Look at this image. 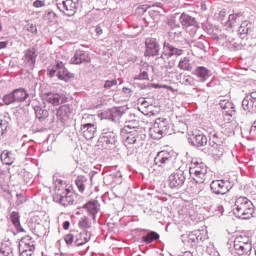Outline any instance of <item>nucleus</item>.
<instances>
[{
	"mask_svg": "<svg viewBox=\"0 0 256 256\" xmlns=\"http://www.w3.org/2000/svg\"><path fill=\"white\" fill-rule=\"evenodd\" d=\"M121 134L124 136V146L128 149L130 155L135 153V149L143 147L147 135L139 129V120H127L124 127L121 129Z\"/></svg>",
	"mask_w": 256,
	"mask_h": 256,
	"instance_id": "1",
	"label": "nucleus"
},
{
	"mask_svg": "<svg viewBox=\"0 0 256 256\" xmlns=\"http://www.w3.org/2000/svg\"><path fill=\"white\" fill-rule=\"evenodd\" d=\"M55 194L53 196V201L59 203L63 207H69L75 203V194L73 191L67 188V184L61 179L55 181Z\"/></svg>",
	"mask_w": 256,
	"mask_h": 256,
	"instance_id": "2",
	"label": "nucleus"
},
{
	"mask_svg": "<svg viewBox=\"0 0 256 256\" xmlns=\"http://www.w3.org/2000/svg\"><path fill=\"white\" fill-rule=\"evenodd\" d=\"M233 211L239 219H250L255 211V206L247 197L240 196L235 201Z\"/></svg>",
	"mask_w": 256,
	"mask_h": 256,
	"instance_id": "3",
	"label": "nucleus"
},
{
	"mask_svg": "<svg viewBox=\"0 0 256 256\" xmlns=\"http://www.w3.org/2000/svg\"><path fill=\"white\" fill-rule=\"evenodd\" d=\"M178 163L180 162L173 158L171 152L160 151L154 158V169H159V171H172Z\"/></svg>",
	"mask_w": 256,
	"mask_h": 256,
	"instance_id": "4",
	"label": "nucleus"
},
{
	"mask_svg": "<svg viewBox=\"0 0 256 256\" xmlns=\"http://www.w3.org/2000/svg\"><path fill=\"white\" fill-rule=\"evenodd\" d=\"M170 171H174L169 177V187L170 189H181L185 185V180L187 179V168L178 162L177 165Z\"/></svg>",
	"mask_w": 256,
	"mask_h": 256,
	"instance_id": "5",
	"label": "nucleus"
},
{
	"mask_svg": "<svg viewBox=\"0 0 256 256\" xmlns=\"http://www.w3.org/2000/svg\"><path fill=\"white\" fill-rule=\"evenodd\" d=\"M189 173L193 181H195V183H198L199 185H201V183H205V181L209 179L207 165L197 160H192L189 167Z\"/></svg>",
	"mask_w": 256,
	"mask_h": 256,
	"instance_id": "6",
	"label": "nucleus"
},
{
	"mask_svg": "<svg viewBox=\"0 0 256 256\" xmlns=\"http://www.w3.org/2000/svg\"><path fill=\"white\" fill-rule=\"evenodd\" d=\"M169 129H171V125H169V121L167 119L157 118L153 127L149 129V135L152 139H163L165 135H171Z\"/></svg>",
	"mask_w": 256,
	"mask_h": 256,
	"instance_id": "7",
	"label": "nucleus"
},
{
	"mask_svg": "<svg viewBox=\"0 0 256 256\" xmlns=\"http://www.w3.org/2000/svg\"><path fill=\"white\" fill-rule=\"evenodd\" d=\"M234 250L239 256H251V251H253L251 237L246 235L237 236L234 240Z\"/></svg>",
	"mask_w": 256,
	"mask_h": 256,
	"instance_id": "8",
	"label": "nucleus"
},
{
	"mask_svg": "<svg viewBox=\"0 0 256 256\" xmlns=\"http://www.w3.org/2000/svg\"><path fill=\"white\" fill-rule=\"evenodd\" d=\"M207 239V232L194 230L188 235H182V243L186 247H197V243H203Z\"/></svg>",
	"mask_w": 256,
	"mask_h": 256,
	"instance_id": "9",
	"label": "nucleus"
},
{
	"mask_svg": "<svg viewBox=\"0 0 256 256\" xmlns=\"http://www.w3.org/2000/svg\"><path fill=\"white\" fill-rule=\"evenodd\" d=\"M55 75L60 79L61 81H69L71 77H73V74L65 68V63L62 61L56 60V64L53 66L52 69H49V76L55 77Z\"/></svg>",
	"mask_w": 256,
	"mask_h": 256,
	"instance_id": "10",
	"label": "nucleus"
},
{
	"mask_svg": "<svg viewBox=\"0 0 256 256\" xmlns=\"http://www.w3.org/2000/svg\"><path fill=\"white\" fill-rule=\"evenodd\" d=\"M18 249L20 256H33L35 252V241H33L31 236H25L19 241Z\"/></svg>",
	"mask_w": 256,
	"mask_h": 256,
	"instance_id": "11",
	"label": "nucleus"
},
{
	"mask_svg": "<svg viewBox=\"0 0 256 256\" xmlns=\"http://www.w3.org/2000/svg\"><path fill=\"white\" fill-rule=\"evenodd\" d=\"M56 5L67 17H73L77 13V0H57Z\"/></svg>",
	"mask_w": 256,
	"mask_h": 256,
	"instance_id": "12",
	"label": "nucleus"
},
{
	"mask_svg": "<svg viewBox=\"0 0 256 256\" xmlns=\"http://www.w3.org/2000/svg\"><path fill=\"white\" fill-rule=\"evenodd\" d=\"M210 190L213 195H227L231 191V185L226 180H213L210 183Z\"/></svg>",
	"mask_w": 256,
	"mask_h": 256,
	"instance_id": "13",
	"label": "nucleus"
},
{
	"mask_svg": "<svg viewBox=\"0 0 256 256\" xmlns=\"http://www.w3.org/2000/svg\"><path fill=\"white\" fill-rule=\"evenodd\" d=\"M42 99L45 103L53 105V107H57L59 105H63V103H67V96L55 92H46L42 94Z\"/></svg>",
	"mask_w": 256,
	"mask_h": 256,
	"instance_id": "14",
	"label": "nucleus"
},
{
	"mask_svg": "<svg viewBox=\"0 0 256 256\" xmlns=\"http://www.w3.org/2000/svg\"><path fill=\"white\" fill-rule=\"evenodd\" d=\"M220 142H213L209 141L208 146L206 148H203L202 151L206 155H212L213 157H216L217 159H221L223 157L224 149L223 144H219Z\"/></svg>",
	"mask_w": 256,
	"mask_h": 256,
	"instance_id": "15",
	"label": "nucleus"
},
{
	"mask_svg": "<svg viewBox=\"0 0 256 256\" xmlns=\"http://www.w3.org/2000/svg\"><path fill=\"white\" fill-rule=\"evenodd\" d=\"M146 50H145V57H156L159 55V51H161V45L157 42L155 38H147L145 41Z\"/></svg>",
	"mask_w": 256,
	"mask_h": 256,
	"instance_id": "16",
	"label": "nucleus"
},
{
	"mask_svg": "<svg viewBox=\"0 0 256 256\" xmlns=\"http://www.w3.org/2000/svg\"><path fill=\"white\" fill-rule=\"evenodd\" d=\"M71 115H73V106L70 104L62 105L56 110V117L60 123L69 121Z\"/></svg>",
	"mask_w": 256,
	"mask_h": 256,
	"instance_id": "17",
	"label": "nucleus"
},
{
	"mask_svg": "<svg viewBox=\"0 0 256 256\" xmlns=\"http://www.w3.org/2000/svg\"><path fill=\"white\" fill-rule=\"evenodd\" d=\"M185 53V50L176 48L175 46L164 42V52L161 55V59H169V57H181Z\"/></svg>",
	"mask_w": 256,
	"mask_h": 256,
	"instance_id": "18",
	"label": "nucleus"
},
{
	"mask_svg": "<svg viewBox=\"0 0 256 256\" xmlns=\"http://www.w3.org/2000/svg\"><path fill=\"white\" fill-rule=\"evenodd\" d=\"M100 140L106 145H115L117 143V133L109 127H106L101 132Z\"/></svg>",
	"mask_w": 256,
	"mask_h": 256,
	"instance_id": "19",
	"label": "nucleus"
},
{
	"mask_svg": "<svg viewBox=\"0 0 256 256\" xmlns=\"http://www.w3.org/2000/svg\"><path fill=\"white\" fill-rule=\"evenodd\" d=\"M242 107L248 113H256V92L246 95L242 100Z\"/></svg>",
	"mask_w": 256,
	"mask_h": 256,
	"instance_id": "20",
	"label": "nucleus"
},
{
	"mask_svg": "<svg viewBox=\"0 0 256 256\" xmlns=\"http://www.w3.org/2000/svg\"><path fill=\"white\" fill-rule=\"evenodd\" d=\"M37 61V50L35 48H29L25 51L24 63L28 69H35V62Z\"/></svg>",
	"mask_w": 256,
	"mask_h": 256,
	"instance_id": "21",
	"label": "nucleus"
},
{
	"mask_svg": "<svg viewBox=\"0 0 256 256\" xmlns=\"http://www.w3.org/2000/svg\"><path fill=\"white\" fill-rule=\"evenodd\" d=\"M70 61L73 65H81V63H89V61H91V56H89L88 52L76 50Z\"/></svg>",
	"mask_w": 256,
	"mask_h": 256,
	"instance_id": "22",
	"label": "nucleus"
},
{
	"mask_svg": "<svg viewBox=\"0 0 256 256\" xmlns=\"http://www.w3.org/2000/svg\"><path fill=\"white\" fill-rule=\"evenodd\" d=\"M103 119H107L108 121H119L121 117H123V112L119 108H111L102 112Z\"/></svg>",
	"mask_w": 256,
	"mask_h": 256,
	"instance_id": "23",
	"label": "nucleus"
},
{
	"mask_svg": "<svg viewBox=\"0 0 256 256\" xmlns=\"http://www.w3.org/2000/svg\"><path fill=\"white\" fill-rule=\"evenodd\" d=\"M188 142L193 147H205L207 145V136L203 133L193 134L192 138H188Z\"/></svg>",
	"mask_w": 256,
	"mask_h": 256,
	"instance_id": "24",
	"label": "nucleus"
},
{
	"mask_svg": "<svg viewBox=\"0 0 256 256\" xmlns=\"http://www.w3.org/2000/svg\"><path fill=\"white\" fill-rule=\"evenodd\" d=\"M193 75H196L201 83H205V81H207V79L211 77V70L207 69L204 66H198L193 71Z\"/></svg>",
	"mask_w": 256,
	"mask_h": 256,
	"instance_id": "25",
	"label": "nucleus"
},
{
	"mask_svg": "<svg viewBox=\"0 0 256 256\" xmlns=\"http://www.w3.org/2000/svg\"><path fill=\"white\" fill-rule=\"evenodd\" d=\"M83 207L92 216L93 221H96L97 213H99V202L92 200L87 202Z\"/></svg>",
	"mask_w": 256,
	"mask_h": 256,
	"instance_id": "26",
	"label": "nucleus"
},
{
	"mask_svg": "<svg viewBox=\"0 0 256 256\" xmlns=\"http://www.w3.org/2000/svg\"><path fill=\"white\" fill-rule=\"evenodd\" d=\"M97 126H80V134L88 141L95 137Z\"/></svg>",
	"mask_w": 256,
	"mask_h": 256,
	"instance_id": "27",
	"label": "nucleus"
},
{
	"mask_svg": "<svg viewBox=\"0 0 256 256\" xmlns=\"http://www.w3.org/2000/svg\"><path fill=\"white\" fill-rule=\"evenodd\" d=\"M219 106L226 113V115H229L230 117L235 115V105H233V103H231L229 100L220 99Z\"/></svg>",
	"mask_w": 256,
	"mask_h": 256,
	"instance_id": "28",
	"label": "nucleus"
},
{
	"mask_svg": "<svg viewBox=\"0 0 256 256\" xmlns=\"http://www.w3.org/2000/svg\"><path fill=\"white\" fill-rule=\"evenodd\" d=\"M12 93L16 103H23V101H27V99H29V92L24 88L15 89Z\"/></svg>",
	"mask_w": 256,
	"mask_h": 256,
	"instance_id": "29",
	"label": "nucleus"
},
{
	"mask_svg": "<svg viewBox=\"0 0 256 256\" xmlns=\"http://www.w3.org/2000/svg\"><path fill=\"white\" fill-rule=\"evenodd\" d=\"M253 23L244 21L241 23L238 33L242 37V39H245L246 35H251L253 33Z\"/></svg>",
	"mask_w": 256,
	"mask_h": 256,
	"instance_id": "30",
	"label": "nucleus"
},
{
	"mask_svg": "<svg viewBox=\"0 0 256 256\" xmlns=\"http://www.w3.org/2000/svg\"><path fill=\"white\" fill-rule=\"evenodd\" d=\"M88 241H91V232L83 230L76 236L75 245L81 247V245H85Z\"/></svg>",
	"mask_w": 256,
	"mask_h": 256,
	"instance_id": "31",
	"label": "nucleus"
},
{
	"mask_svg": "<svg viewBox=\"0 0 256 256\" xmlns=\"http://www.w3.org/2000/svg\"><path fill=\"white\" fill-rule=\"evenodd\" d=\"M193 60H191V57L185 56L180 59L178 63V69H181L182 71H193Z\"/></svg>",
	"mask_w": 256,
	"mask_h": 256,
	"instance_id": "32",
	"label": "nucleus"
},
{
	"mask_svg": "<svg viewBox=\"0 0 256 256\" xmlns=\"http://www.w3.org/2000/svg\"><path fill=\"white\" fill-rule=\"evenodd\" d=\"M179 22L181 23V25L183 27L189 28L192 27L193 25H196L197 20H195L194 17L186 14V13H182L181 16L179 17Z\"/></svg>",
	"mask_w": 256,
	"mask_h": 256,
	"instance_id": "33",
	"label": "nucleus"
},
{
	"mask_svg": "<svg viewBox=\"0 0 256 256\" xmlns=\"http://www.w3.org/2000/svg\"><path fill=\"white\" fill-rule=\"evenodd\" d=\"M10 221L14 225L15 229L17 230L18 233H24L25 229L21 227V221H20V216L18 212H12L10 214Z\"/></svg>",
	"mask_w": 256,
	"mask_h": 256,
	"instance_id": "34",
	"label": "nucleus"
},
{
	"mask_svg": "<svg viewBox=\"0 0 256 256\" xmlns=\"http://www.w3.org/2000/svg\"><path fill=\"white\" fill-rule=\"evenodd\" d=\"M34 111L36 118L39 119V121H45V119L49 117V111L45 109V106L36 105L34 106Z\"/></svg>",
	"mask_w": 256,
	"mask_h": 256,
	"instance_id": "35",
	"label": "nucleus"
},
{
	"mask_svg": "<svg viewBox=\"0 0 256 256\" xmlns=\"http://www.w3.org/2000/svg\"><path fill=\"white\" fill-rule=\"evenodd\" d=\"M192 53H204L205 44L201 41L191 40L189 43Z\"/></svg>",
	"mask_w": 256,
	"mask_h": 256,
	"instance_id": "36",
	"label": "nucleus"
},
{
	"mask_svg": "<svg viewBox=\"0 0 256 256\" xmlns=\"http://www.w3.org/2000/svg\"><path fill=\"white\" fill-rule=\"evenodd\" d=\"M81 126H93L97 127V121L95 120V115L84 114L81 119Z\"/></svg>",
	"mask_w": 256,
	"mask_h": 256,
	"instance_id": "37",
	"label": "nucleus"
},
{
	"mask_svg": "<svg viewBox=\"0 0 256 256\" xmlns=\"http://www.w3.org/2000/svg\"><path fill=\"white\" fill-rule=\"evenodd\" d=\"M0 159L4 165H11L12 163H15V156L12 152L4 150L1 153Z\"/></svg>",
	"mask_w": 256,
	"mask_h": 256,
	"instance_id": "38",
	"label": "nucleus"
},
{
	"mask_svg": "<svg viewBox=\"0 0 256 256\" xmlns=\"http://www.w3.org/2000/svg\"><path fill=\"white\" fill-rule=\"evenodd\" d=\"M160 237L159 233L150 231L146 235L142 236V241L143 243H146V245H149L153 243V241H159Z\"/></svg>",
	"mask_w": 256,
	"mask_h": 256,
	"instance_id": "39",
	"label": "nucleus"
},
{
	"mask_svg": "<svg viewBox=\"0 0 256 256\" xmlns=\"http://www.w3.org/2000/svg\"><path fill=\"white\" fill-rule=\"evenodd\" d=\"M88 180L87 177L80 175L75 180V185L80 193L85 191V187L87 186Z\"/></svg>",
	"mask_w": 256,
	"mask_h": 256,
	"instance_id": "40",
	"label": "nucleus"
},
{
	"mask_svg": "<svg viewBox=\"0 0 256 256\" xmlns=\"http://www.w3.org/2000/svg\"><path fill=\"white\" fill-rule=\"evenodd\" d=\"M187 33H189L190 37L195 38L198 37V39H201V35H197V31H199V24H194L192 26H189L186 28Z\"/></svg>",
	"mask_w": 256,
	"mask_h": 256,
	"instance_id": "41",
	"label": "nucleus"
},
{
	"mask_svg": "<svg viewBox=\"0 0 256 256\" xmlns=\"http://www.w3.org/2000/svg\"><path fill=\"white\" fill-rule=\"evenodd\" d=\"M0 256H13V248L7 244H1Z\"/></svg>",
	"mask_w": 256,
	"mask_h": 256,
	"instance_id": "42",
	"label": "nucleus"
},
{
	"mask_svg": "<svg viewBox=\"0 0 256 256\" xmlns=\"http://www.w3.org/2000/svg\"><path fill=\"white\" fill-rule=\"evenodd\" d=\"M239 23V15L238 14H230L228 16V21L226 22L227 27H235Z\"/></svg>",
	"mask_w": 256,
	"mask_h": 256,
	"instance_id": "43",
	"label": "nucleus"
},
{
	"mask_svg": "<svg viewBox=\"0 0 256 256\" xmlns=\"http://www.w3.org/2000/svg\"><path fill=\"white\" fill-rule=\"evenodd\" d=\"M149 80V73H147V70L141 68L140 74L134 76V81H148Z\"/></svg>",
	"mask_w": 256,
	"mask_h": 256,
	"instance_id": "44",
	"label": "nucleus"
},
{
	"mask_svg": "<svg viewBox=\"0 0 256 256\" xmlns=\"http://www.w3.org/2000/svg\"><path fill=\"white\" fill-rule=\"evenodd\" d=\"M81 229H91V223L89 222V218L82 217L78 223Z\"/></svg>",
	"mask_w": 256,
	"mask_h": 256,
	"instance_id": "45",
	"label": "nucleus"
},
{
	"mask_svg": "<svg viewBox=\"0 0 256 256\" xmlns=\"http://www.w3.org/2000/svg\"><path fill=\"white\" fill-rule=\"evenodd\" d=\"M180 83H182V85H189L190 87H194L195 86V80L191 76H184L180 80Z\"/></svg>",
	"mask_w": 256,
	"mask_h": 256,
	"instance_id": "46",
	"label": "nucleus"
},
{
	"mask_svg": "<svg viewBox=\"0 0 256 256\" xmlns=\"http://www.w3.org/2000/svg\"><path fill=\"white\" fill-rule=\"evenodd\" d=\"M3 102H4V105H11L13 103H16L13 92H11L10 94L4 95Z\"/></svg>",
	"mask_w": 256,
	"mask_h": 256,
	"instance_id": "47",
	"label": "nucleus"
},
{
	"mask_svg": "<svg viewBox=\"0 0 256 256\" xmlns=\"http://www.w3.org/2000/svg\"><path fill=\"white\" fill-rule=\"evenodd\" d=\"M7 127H9V122H7V120L0 119V137L7 133Z\"/></svg>",
	"mask_w": 256,
	"mask_h": 256,
	"instance_id": "48",
	"label": "nucleus"
},
{
	"mask_svg": "<svg viewBox=\"0 0 256 256\" xmlns=\"http://www.w3.org/2000/svg\"><path fill=\"white\" fill-rule=\"evenodd\" d=\"M209 141H213V143H218L219 141V145H223V138L219 137L217 132L210 133Z\"/></svg>",
	"mask_w": 256,
	"mask_h": 256,
	"instance_id": "49",
	"label": "nucleus"
},
{
	"mask_svg": "<svg viewBox=\"0 0 256 256\" xmlns=\"http://www.w3.org/2000/svg\"><path fill=\"white\" fill-rule=\"evenodd\" d=\"M117 85V80H107L104 83V89H111V87H115Z\"/></svg>",
	"mask_w": 256,
	"mask_h": 256,
	"instance_id": "50",
	"label": "nucleus"
},
{
	"mask_svg": "<svg viewBox=\"0 0 256 256\" xmlns=\"http://www.w3.org/2000/svg\"><path fill=\"white\" fill-rule=\"evenodd\" d=\"M27 31H29V33H32V35H37V25L28 24Z\"/></svg>",
	"mask_w": 256,
	"mask_h": 256,
	"instance_id": "51",
	"label": "nucleus"
},
{
	"mask_svg": "<svg viewBox=\"0 0 256 256\" xmlns=\"http://www.w3.org/2000/svg\"><path fill=\"white\" fill-rule=\"evenodd\" d=\"M64 239L67 245H72L73 241H75V236L73 234H67Z\"/></svg>",
	"mask_w": 256,
	"mask_h": 256,
	"instance_id": "52",
	"label": "nucleus"
},
{
	"mask_svg": "<svg viewBox=\"0 0 256 256\" xmlns=\"http://www.w3.org/2000/svg\"><path fill=\"white\" fill-rule=\"evenodd\" d=\"M33 6L36 8L45 7V2L41 0H36L34 1Z\"/></svg>",
	"mask_w": 256,
	"mask_h": 256,
	"instance_id": "53",
	"label": "nucleus"
},
{
	"mask_svg": "<svg viewBox=\"0 0 256 256\" xmlns=\"http://www.w3.org/2000/svg\"><path fill=\"white\" fill-rule=\"evenodd\" d=\"M7 45H9L8 41L0 42V49H7Z\"/></svg>",
	"mask_w": 256,
	"mask_h": 256,
	"instance_id": "54",
	"label": "nucleus"
},
{
	"mask_svg": "<svg viewBox=\"0 0 256 256\" xmlns=\"http://www.w3.org/2000/svg\"><path fill=\"white\" fill-rule=\"evenodd\" d=\"M217 211H218V213H221V215H223V213L225 211V208L223 207V204L218 205Z\"/></svg>",
	"mask_w": 256,
	"mask_h": 256,
	"instance_id": "55",
	"label": "nucleus"
},
{
	"mask_svg": "<svg viewBox=\"0 0 256 256\" xmlns=\"http://www.w3.org/2000/svg\"><path fill=\"white\" fill-rule=\"evenodd\" d=\"M95 31H96V34H97V35L103 34V29H101V26H97L96 29H95Z\"/></svg>",
	"mask_w": 256,
	"mask_h": 256,
	"instance_id": "56",
	"label": "nucleus"
},
{
	"mask_svg": "<svg viewBox=\"0 0 256 256\" xmlns=\"http://www.w3.org/2000/svg\"><path fill=\"white\" fill-rule=\"evenodd\" d=\"M71 226V223H69V221H65L63 223V229H65L67 231V229H69V227Z\"/></svg>",
	"mask_w": 256,
	"mask_h": 256,
	"instance_id": "57",
	"label": "nucleus"
},
{
	"mask_svg": "<svg viewBox=\"0 0 256 256\" xmlns=\"http://www.w3.org/2000/svg\"><path fill=\"white\" fill-rule=\"evenodd\" d=\"M250 131H251V132L256 131V120L254 121V123H253V125H252Z\"/></svg>",
	"mask_w": 256,
	"mask_h": 256,
	"instance_id": "58",
	"label": "nucleus"
},
{
	"mask_svg": "<svg viewBox=\"0 0 256 256\" xmlns=\"http://www.w3.org/2000/svg\"><path fill=\"white\" fill-rule=\"evenodd\" d=\"M123 93H131V89L124 87L123 88Z\"/></svg>",
	"mask_w": 256,
	"mask_h": 256,
	"instance_id": "59",
	"label": "nucleus"
},
{
	"mask_svg": "<svg viewBox=\"0 0 256 256\" xmlns=\"http://www.w3.org/2000/svg\"><path fill=\"white\" fill-rule=\"evenodd\" d=\"M163 88L164 89H169V91H174L173 87H171V86L164 85Z\"/></svg>",
	"mask_w": 256,
	"mask_h": 256,
	"instance_id": "60",
	"label": "nucleus"
},
{
	"mask_svg": "<svg viewBox=\"0 0 256 256\" xmlns=\"http://www.w3.org/2000/svg\"><path fill=\"white\" fill-rule=\"evenodd\" d=\"M2 175H5V171L0 168V177H2Z\"/></svg>",
	"mask_w": 256,
	"mask_h": 256,
	"instance_id": "61",
	"label": "nucleus"
},
{
	"mask_svg": "<svg viewBox=\"0 0 256 256\" xmlns=\"http://www.w3.org/2000/svg\"><path fill=\"white\" fill-rule=\"evenodd\" d=\"M153 87H155V89L161 88V86H159L158 84H154Z\"/></svg>",
	"mask_w": 256,
	"mask_h": 256,
	"instance_id": "62",
	"label": "nucleus"
},
{
	"mask_svg": "<svg viewBox=\"0 0 256 256\" xmlns=\"http://www.w3.org/2000/svg\"><path fill=\"white\" fill-rule=\"evenodd\" d=\"M220 17H225V12L221 11L220 12Z\"/></svg>",
	"mask_w": 256,
	"mask_h": 256,
	"instance_id": "63",
	"label": "nucleus"
},
{
	"mask_svg": "<svg viewBox=\"0 0 256 256\" xmlns=\"http://www.w3.org/2000/svg\"><path fill=\"white\" fill-rule=\"evenodd\" d=\"M223 203H226V201H225V200H223Z\"/></svg>",
	"mask_w": 256,
	"mask_h": 256,
	"instance_id": "64",
	"label": "nucleus"
}]
</instances>
